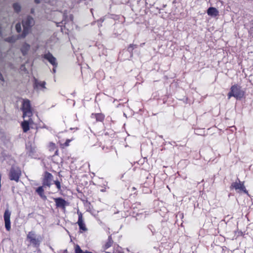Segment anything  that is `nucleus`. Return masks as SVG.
<instances>
[{
	"label": "nucleus",
	"instance_id": "15",
	"mask_svg": "<svg viewBox=\"0 0 253 253\" xmlns=\"http://www.w3.org/2000/svg\"><path fill=\"white\" fill-rule=\"evenodd\" d=\"M30 48V45L25 43L22 46L21 50L24 55H26Z\"/></svg>",
	"mask_w": 253,
	"mask_h": 253
},
{
	"label": "nucleus",
	"instance_id": "28",
	"mask_svg": "<svg viewBox=\"0 0 253 253\" xmlns=\"http://www.w3.org/2000/svg\"><path fill=\"white\" fill-rule=\"evenodd\" d=\"M70 141H71V140H69V139H67V140H66V142L65 143V145L66 146H68V145H69V143H70Z\"/></svg>",
	"mask_w": 253,
	"mask_h": 253
},
{
	"label": "nucleus",
	"instance_id": "11",
	"mask_svg": "<svg viewBox=\"0 0 253 253\" xmlns=\"http://www.w3.org/2000/svg\"><path fill=\"white\" fill-rule=\"evenodd\" d=\"M54 201L56 203L57 207L61 208L63 209L65 208L66 205H67V202L61 198H55Z\"/></svg>",
	"mask_w": 253,
	"mask_h": 253
},
{
	"label": "nucleus",
	"instance_id": "1",
	"mask_svg": "<svg viewBox=\"0 0 253 253\" xmlns=\"http://www.w3.org/2000/svg\"><path fill=\"white\" fill-rule=\"evenodd\" d=\"M245 92L242 89L241 87L237 84L232 85L230 88V91L228 93V99L233 96L237 99H241L243 97Z\"/></svg>",
	"mask_w": 253,
	"mask_h": 253
},
{
	"label": "nucleus",
	"instance_id": "32",
	"mask_svg": "<svg viewBox=\"0 0 253 253\" xmlns=\"http://www.w3.org/2000/svg\"><path fill=\"white\" fill-rule=\"evenodd\" d=\"M56 67L54 66V68H53V73H55V72H56V69H55Z\"/></svg>",
	"mask_w": 253,
	"mask_h": 253
},
{
	"label": "nucleus",
	"instance_id": "12",
	"mask_svg": "<svg viewBox=\"0 0 253 253\" xmlns=\"http://www.w3.org/2000/svg\"><path fill=\"white\" fill-rule=\"evenodd\" d=\"M45 82L44 81L41 82L38 81L37 79H35L34 83V88L36 89H41L43 91L44 89H46L45 86Z\"/></svg>",
	"mask_w": 253,
	"mask_h": 253
},
{
	"label": "nucleus",
	"instance_id": "5",
	"mask_svg": "<svg viewBox=\"0 0 253 253\" xmlns=\"http://www.w3.org/2000/svg\"><path fill=\"white\" fill-rule=\"evenodd\" d=\"M10 215L11 212L8 210H6L4 213V220L5 227L8 231L11 229Z\"/></svg>",
	"mask_w": 253,
	"mask_h": 253
},
{
	"label": "nucleus",
	"instance_id": "29",
	"mask_svg": "<svg viewBox=\"0 0 253 253\" xmlns=\"http://www.w3.org/2000/svg\"><path fill=\"white\" fill-rule=\"evenodd\" d=\"M73 15H71L70 16V21L72 23H73Z\"/></svg>",
	"mask_w": 253,
	"mask_h": 253
},
{
	"label": "nucleus",
	"instance_id": "24",
	"mask_svg": "<svg viewBox=\"0 0 253 253\" xmlns=\"http://www.w3.org/2000/svg\"><path fill=\"white\" fill-rule=\"evenodd\" d=\"M49 2L51 5L57 6L59 5V3H60V1L57 0H49Z\"/></svg>",
	"mask_w": 253,
	"mask_h": 253
},
{
	"label": "nucleus",
	"instance_id": "25",
	"mask_svg": "<svg viewBox=\"0 0 253 253\" xmlns=\"http://www.w3.org/2000/svg\"><path fill=\"white\" fill-rule=\"evenodd\" d=\"M96 120L97 121H102L104 119V116L100 114H97L95 115Z\"/></svg>",
	"mask_w": 253,
	"mask_h": 253
},
{
	"label": "nucleus",
	"instance_id": "18",
	"mask_svg": "<svg viewBox=\"0 0 253 253\" xmlns=\"http://www.w3.org/2000/svg\"><path fill=\"white\" fill-rule=\"evenodd\" d=\"M75 253H92L91 252H89L88 251H83L79 247V246L77 245L75 248Z\"/></svg>",
	"mask_w": 253,
	"mask_h": 253
},
{
	"label": "nucleus",
	"instance_id": "16",
	"mask_svg": "<svg viewBox=\"0 0 253 253\" xmlns=\"http://www.w3.org/2000/svg\"><path fill=\"white\" fill-rule=\"evenodd\" d=\"M36 192L38 193V194L41 196L42 198H46V196L44 195V190L43 188V186L39 187L37 190Z\"/></svg>",
	"mask_w": 253,
	"mask_h": 253
},
{
	"label": "nucleus",
	"instance_id": "8",
	"mask_svg": "<svg viewBox=\"0 0 253 253\" xmlns=\"http://www.w3.org/2000/svg\"><path fill=\"white\" fill-rule=\"evenodd\" d=\"M52 180V175L48 172H46L45 173L44 176L42 181L43 186L50 187L51 184Z\"/></svg>",
	"mask_w": 253,
	"mask_h": 253
},
{
	"label": "nucleus",
	"instance_id": "31",
	"mask_svg": "<svg viewBox=\"0 0 253 253\" xmlns=\"http://www.w3.org/2000/svg\"><path fill=\"white\" fill-rule=\"evenodd\" d=\"M0 80L3 81L2 75L1 74H0Z\"/></svg>",
	"mask_w": 253,
	"mask_h": 253
},
{
	"label": "nucleus",
	"instance_id": "33",
	"mask_svg": "<svg viewBox=\"0 0 253 253\" xmlns=\"http://www.w3.org/2000/svg\"><path fill=\"white\" fill-rule=\"evenodd\" d=\"M60 22H58V23H57V26H60V25H59V24H60Z\"/></svg>",
	"mask_w": 253,
	"mask_h": 253
},
{
	"label": "nucleus",
	"instance_id": "20",
	"mask_svg": "<svg viewBox=\"0 0 253 253\" xmlns=\"http://www.w3.org/2000/svg\"><path fill=\"white\" fill-rule=\"evenodd\" d=\"M113 243V240L110 237H109L107 242L105 245V249H107L110 248Z\"/></svg>",
	"mask_w": 253,
	"mask_h": 253
},
{
	"label": "nucleus",
	"instance_id": "14",
	"mask_svg": "<svg viewBox=\"0 0 253 253\" xmlns=\"http://www.w3.org/2000/svg\"><path fill=\"white\" fill-rule=\"evenodd\" d=\"M207 14L209 16L215 17L218 15L219 12L216 8L211 7L207 10Z\"/></svg>",
	"mask_w": 253,
	"mask_h": 253
},
{
	"label": "nucleus",
	"instance_id": "17",
	"mask_svg": "<svg viewBox=\"0 0 253 253\" xmlns=\"http://www.w3.org/2000/svg\"><path fill=\"white\" fill-rule=\"evenodd\" d=\"M57 15H60V16H63V20L61 21V23L64 24V26L65 28H67L68 30H69L68 28V23L66 21V16H65L64 14H62V13L60 12H57Z\"/></svg>",
	"mask_w": 253,
	"mask_h": 253
},
{
	"label": "nucleus",
	"instance_id": "7",
	"mask_svg": "<svg viewBox=\"0 0 253 253\" xmlns=\"http://www.w3.org/2000/svg\"><path fill=\"white\" fill-rule=\"evenodd\" d=\"M237 180L238 182L236 181L232 183L231 187L234 188L235 190H240V191H242L245 193L248 194V192L244 186V183H241L239 179Z\"/></svg>",
	"mask_w": 253,
	"mask_h": 253
},
{
	"label": "nucleus",
	"instance_id": "19",
	"mask_svg": "<svg viewBox=\"0 0 253 253\" xmlns=\"http://www.w3.org/2000/svg\"><path fill=\"white\" fill-rule=\"evenodd\" d=\"M13 7L16 12H19L21 10V6L18 3H14L13 4Z\"/></svg>",
	"mask_w": 253,
	"mask_h": 253
},
{
	"label": "nucleus",
	"instance_id": "21",
	"mask_svg": "<svg viewBox=\"0 0 253 253\" xmlns=\"http://www.w3.org/2000/svg\"><path fill=\"white\" fill-rule=\"evenodd\" d=\"M26 149L27 152L29 153V155H31L35 152L34 148H33L31 145H26Z\"/></svg>",
	"mask_w": 253,
	"mask_h": 253
},
{
	"label": "nucleus",
	"instance_id": "22",
	"mask_svg": "<svg viewBox=\"0 0 253 253\" xmlns=\"http://www.w3.org/2000/svg\"><path fill=\"white\" fill-rule=\"evenodd\" d=\"M16 40H17V39L15 37L12 36V37L6 38L5 39V41L9 42H14L16 41Z\"/></svg>",
	"mask_w": 253,
	"mask_h": 253
},
{
	"label": "nucleus",
	"instance_id": "9",
	"mask_svg": "<svg viewBox=\"0 0 253 253\" xmlns=\"http://www.w3.org/2000/svg\"><path fill=\"white\" fill-rule=\"evenodd\" d=\"M77 213L79 215V218L77 223L79 226L80 229L84 231H86L87 230V228L84 222L82 213L79 211H77Z\"/></svg>",
	"mask_w": 253,
	"mask_h": 253
},
{
	"label": "nucleus",
	"instance_id": "2",
	"mask_svg": "<svg viewBox=\"0 0 253 253\" xmlns=\"http://www.w3.org/2000/svg\"><path fill=\"white\" fill-rule=\"evenodd\" d=\"M35 21L31 16H28L22 21L23 32L20 36L21 38H25L30 32L31 27L34 25Z\"/></svg>",
	"mask_w": 253,
	"mask_h": 253
},
{
	"label": "nucleus",
	"instance_id": "13",
	"mask_svg": "<svg viewBox=\"0 0 253 253\" xmlns=\"http://www.w3.org/2000/svg\"><path fill=\"white\" fill-rule=\"evenodd\" d=\"M32 121L31 118H29L28 121L24 120L22 123H21V126L22 127L23 130L24 132H27L29 129V125L31 122H32Z\"/></svg>",
	"mask_w": 253,
	"mask_h": 253
},
{
	"label": "nucleus",
	"instance_id": "30",
	"mask_svg": "<svg viewBox=\"0 0 253 253\" xmlns=\"http://www.w3.org/2000/svg\"><path fill=\"white\" fill-rule=\"evenodd\" d=\"M42 0H35V2L36 3H40L41 2Z\"/></svg>",
	"mask_w": 253,
	"mask_h": 253
},
{
	"label": "nucleus",
	"instance_id": "10",
	"mask_svg": "<svg viewBox=\"0 0 253 253\" xmlns=\"http://www.w3.org/2000/svg\"><path fill=\"white\" fill-rule=\"evenodd\" d=\"M43 57L53 66L57 67V63L56 62V59L50 52L45 54Z\"/></svg>",
	"mask_w": 253,
	"mask_h": 253
},
{
	"label": "nucleus",
	"instance_id": "26",
	"mask_svg": "<svg viewBox=\"0 0 253 253\" xmlns=\"http://www.w3.org/2000/svg\"><path fill=\"white\" fill-rule=\"evenodd\" d=\"M16 30L18 33L21 31V26L20 23H17L15 26Z\"/></svg>",
	"mask_w": 253,
	"mask_h": 253
},
{
	"label": "nucleus",
	"instance_id": "3",
	"mask_svg": "<svg viewBox=\"0 0 253 253\" xmlns=\"http://www.w3.org/2000/svg\"><path fill=\"white\" fill-rule=\"evenodd\" d=\"M23 117H31L33 115L30 102L28 99L24 100L22 104Z\"/></svg>",
	"mask_w": 253,
	"mask_h": 253
},
{
	"label": "nucleus",
	"instance_id": "27",
	"mask_svg": "<svg viewBox=\"0 0 253 253\" xmlns=\"http://www.w3.org/2000/svg\"><path fill=\"white\" fill-rule=\"evenodd\" d=\"M54 183L56 185V186L57 188H58V189L60 190V188H61L60 182L58 181H55L54 182Z\"/></svg>",
	"mask_w": 253,
	"mask_h": 253
},
{
	"label": "nucleus",
	"instance_id": "4",
	"mask_svg": "<svg viewBox=\"0 0 253 253\" xmlns=\"http://www.w3.org/2000/svg\"><path fill=\"white\" fill-rule=\"evenodd\" d=\"M21 174V171L18 167H12L10 170L9 178L11 180H14L16 182H18Z\"/></svg>",
	"mask_w": 253,
	"mask_h": 253
},
{
	"label": "nucleus",
	"instance_id": "6",
	"mask_svg": "<svg viewBox=\"0 0 253 253\" xmlns=\"http://www.w3.org/2000/svg\"><path fill=\"white\" fill-rule=\"evenodd\" d=\"M27 239L30 240V242L35 247L39 246L41 241L39 239L36 238V235L34 232H29L27 235Z\"/></svg>",
	"mask_w": 253,
	"mask_h": 253
},
{
	"label": "nucleus",
	"instance_id": "23",
	"mask_svg": "<svg viewBox=\"0 0 253 253\" xmlns=\"http://www.w3.org/2000/svg\"><path fill=\"white\" fill-rule=\"evenodd\" d=\"M134 47H137V45L133 44H130L129 46L128 47L127 50L130 53L132 52V50L134 49Z\"/></svg>",
	"mask_w": 253,
	"mask_h": 253
}]
</instances>
